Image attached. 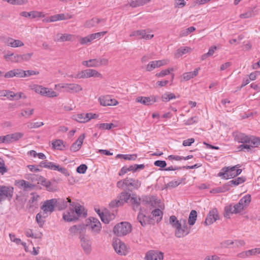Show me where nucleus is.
I'll list each match as a JSON object with an SVG mask.
<instances>
[{
	"mask_svg": "<svg viewBox=\"0 0 260 260\" xmlns=\"http://www.w3.org/2000/svg\"><path fill=\"white\" fill-rule=\"evenodd\" d=\"M67 201L62 199H56L55 207L59 210L64 209L70 203L69 211L64 213L63 218L65 221L71 222L77 220L79 217H86L87 213L83 206L78 203L72 202L70 198H67Z\"/></svg>",
	"mask_w": 260,
	"mask_h": 260,
	"instance_id": "obj_1",
	"label": "nucleus"
},
{
	"mask_svg": "<svg viewBox=\"0 0 260 260\" xmlns=\"http://www.w3.org/2000/svg\"><path fill=\"white\" fill-rule=\"evenodd\" d=\"M251 199V196L247 194L243 197L238 203L225 206L224 209V217L230 218V214L241 213L249 205Z\"/></svg>",
	"mask_w": 260,
	"mask_h": 260,
	"instance_id": "obj_2",
	"label": "nucleus"
},
{
	"mask_svg": "<svg viewBox=\"0 0 260 260\" xmlns=\"http://www.w3.org/2000/svg\"><path fill=\"white\" fill-rule=\"evenodd\" d=\"M169 223L175 229V235L177 238H183L190 232V228L188 227L186 219L179 221L175 216L172 215L170 217Z\"/></svg>",
	"mask_w": 260,
	"mask_h": 260,
	"instance_id": "obj_3",
	"label": "nucleus"
},
{
	"mask_svg": "<svg viewBox=\"0 0 260 260\" xmlns=\"http://www.w3.org/2000/svg\"><path fill=\"white\" fill-rule=\"evenodd\" d=\"M235 140L239 143L252 144L254 146L260 145V138L253 136L246 135L245 134L235 132L233 133Z\"/></svg>",
	"mask_w": 260,
	"mask_h": 260,
	"instance_id": "obj_4",
	"label": "nucleus"
},
{
	"mask_svg": "<svg viewBox=\"0 0 260 260\" xmlns=\"http://www.w3.org/2000/svg\"><path fill=\"white\" fill-rule=\"evenodd\" d=\"M141 184V182L139 180L127 177L118 181L117 187L119 188H124L125 190L132 191L133 190L138 189Z\"/></svg>",
	"mask_w": 260,
	"mask_h": 260,
	"instance_id": "obj_5",
	"label": "nucleus"
},
{
	"mask_svg": "<svg viewBox=\"0 0 260 260\" xmlns=\"http://www.w3.org/2000/svg\"><path fill=\"white\" fill-rule=\"evenodd\" d=\"M131 230L132 226L130 223L127 222H122L114 226L113 232L118 236H122L130 233Z\"/></svg>",
	"mask_w": 260,
	"mask_h": 260,
	"instance_id": "obj_6",
	"label": "nucleus"
},
{
	"mask_svg": "<svg viewBox=\"0 0 260 260\" xmlns=\"http://www.w3.org/2000/svg\"><path fill=\"white\" fill-rule=\"evenodd\" d=\"M55 87L62 88L64 91L70 93H78L82 90L81 85L75 83H59L56 84Z\"/></svg>",
	"mask_w": 260,
	"mask_h": 260,
	"instance_id": "obj_7",
	"label": "nucleus"
},
{
	"mask_svg": "<svg viewBox=\"0 0 260 260\" xmlns=\"http://www.w3.org/2000/svg\"><path fill=\"white\" fill-rule=\"evenodd\" d=\"M36 93L48 98H54L58 94L51 88L44 87L41 85H35L32 88Z\"/></svg>",
	"mask_w": 260,
	"mask_h": 260,
	"instance_id": "obj_8",
	"label": "nucleus"
},
{
	"mask_svg": "<svg viewBox=\"0 0 260 260\" xmlns=\"http://www.w3.org/2000/svg\"><path fill=\"white\" fill-rule=\"evenodd\" d=\"M13 187L0 185V203L6 199L10 201L13 195Z\"/></svg>",
	"mask_w": 260,
	"mask_h": 260,
	"instance_id": "obj_9",
	"label": "nucleus"
},
{
	"mask_svg": "<svg viewBox=\"0 0 260 260\" xmlns=\"http://www.w3.org/2000/svg\"><path fill=\"white\" fill-rule=\"evenodd\" d=\"M85 226L86 228L89 226L91 232L95 235L99 234L102 228L100 221L94 217H90L88 219V221Z\"/></svg>",
	"mask_w": 260,
	"mask_h": 260,
	"instance_id": "obj_10",
	"label": "nucleus"
},
{
	"mask_svg": "<svg viewBox=\"0 0 260 260\" xmlns=\"http://www.w3.org/2000/svg\"><path fill=\"white\" fill-rule=\"evenodd\" d=\"M237 166H235L232 167H224L222 168L221 171L218 174V176L222 177V178L225 179L235 177V168H237Z\"/></svg>",
	"mask_w": 260,
	"mask_h": 260,
	"instance_id": "obj_11",
	"label": "nucleus"
},
{
	"mask_svg": "<svg viewBox=\"0 0 260 260\" xmlns=\"http://www.w3.org/2000/svg\"><path fill=\"white\" fill-rule=\"evenodd\" d=\"M112 245L116 253L120 255L126 254V246L118 238L113 239Z\"/></svg>",
	"mask_w": 260,
	"mask_h": 260,
	"instance_id": "obj_12",
	"label": "nucleus"
},
{
	"mask_svg": "<svg viewBox=\"0 0 260 260\" xmlns=\"http://www.w3.org/2000/svg\"><path fill=\"white\" fill-rule=\"evenodd\" d=\"M55 199H52L51 200H47L44 202L43 205L41 207L43 210V212L46 215H48V213L51 214L54 210V207H55Z\"/></svg>",
	"mask_w": 260,
	"mask_h": 260,
	"instance_id": "obj_13",
	"label": "nucleus"
},
{
	"mask_svg": "<svg viewBox=\"0 0 260 260\" xmlns=\"http://www.w3.org/2000/svg\"><path fill=\"white\" fill-rule=\"evenodd\" d=\"M164 253L158 250H151L146 253L145 260H162Z\"/></svg>",
	"mask_w": 260,
	"mask_h": 260,
	"instance_id": "obj_14",
	"label": "nucleus"
},
{
	"mask_svg": "<svg viewBox=\"0 0 260 260\" xmlns=\"http://www.w3.org/2000/svg\"><path fill=\"white\" fill-rule=\"evenodd\" d=\"M219 219V217L217 209L213 208L210 210L208 214L205 221H204V224L206 225H211Z\"/></svg>",
	"mask_w": 260,
	"mask_h": 260,
	"instance_id": "obj_15",
	"label": "nucleus"
},
{
	"mask_svg": "<svg viewBox=\"0 0 260 260\" xmlns=\"http://www.w3.org/2000/svg\"><path fill=\"white\" fill-rule=\"evenodd\" d=\"M98 117V115L96 114L91 113H81L77 114L75 119L80 123H85L88 122L91 119H95Z\"/></svg>",
	"mask_w": 260,
	"mask_h": 260,
	"instance_id": "obj_16",
	"label": "nucleus"
},
{
	"mask_svg": "<svg viewBox=\"0 0 260 260\" xmlns=\"http://www.w3.org/2000/svg\"><path fill=\"white\" fill-rule=\"evenodd\" d=\"M81 245L84 251L86 253L90 252L91 250V242L88 236L85 234H81L79 236Z\"/></svg>",
	"mask_w": 260,
	"mask_h": 260,
	"instance_id": "obj_17",
	"label": "nucleus"
},
{
	"mask_svg": "<svg viewBox=\"0 0 260 260\" xmlns=\"http://www.w3.org/2000/svg\"><path fill=\"white\" fill-rule=\"evenodd\" d=\"M158 97L154 95H151L148 97L138 96L136 98V101L144 105L149 106L152 105L155 102L158 101Z\"/></svg>",
	"mask_w": 260,
	"mask_h": 260,
	"instance_id": "obj_18",
	"label": "nucleus"
},
{
	"mask_svg": "<svg viewBox=\"0 0 260 260\" xmlns=\"http://www.w3.org/2000/svg\"><path fill=\"white\" fill-rule=\"evenodd\" d=\"M99 101L101 105L103 106H116L118 102L115 99H112L110 95L100 96Z\"/></svg>",
	"mask_w": 260,
	"mask_h": 260,
	"instance_id": "obj_19",
	"label": "nucleus"
},
{
	"mask_svg": "<svg viewBox=\"0 0 260 260\" xmlns=\"http://www.w3.org/2000/svg\"><path fill=\"white\" fill-rule=\"evenodd\" d=\"M70 235L72 236H75L77 234H84L86 231V226L84 224H80L78 225H74L69 229Z\"/></svg>",
	"mask_w": 260,
	"mask_h": 260,
	"instance_id": "obj_20",
	"label": "nucleus"
},
{
	"mask_svg": "<svg viewBox=\"0 0 260 260\" xmlns=\"http://www.w3.org/2000/svg\"><path fill=\"white\" fill-rule=\"evenodd\" d=\"M168 61L167 60H159L150 61L147 66L146 70L150 72L156 68L160 67L164 65L167 64Z\"/></svg>",
	"mask_w": 260,
	"mask_h": 260,
	"instance_id": "obj_21",
	"label": "nucleus"
},
{
	"mask_svg": "<svg viewBox=\"0 0 260 260\" xmlns=\"http://www.w3.org/2000/svg\"><path fill=\"white\" fill-rule=\"evenodd\" d=\"M105 22V19L93 18L89 20H87L84 24V26L87 28H91L100 23H101V25L104 26Z\"/></svg>",
	"mask_w": 260,
	"mask_h": 260,
	"instance_id": "obj_22",
	"label": "nucleus"
},
{
	"mask_svg": "<svg viewBox=\"0 0 260 260\" xmlns=\"http://www.w3.org/2000/svg\"><path fill=\"white\" fill-rule=\"evenodd\" d=\"M130 37L140 36V38L145 40H150L153 38V35L147 34L146 30H138L133 31L129 35Z\"/></svg>",
	"mask_w": 260,
	"mask_h": 260,
	"instance_id": "obj_23",
	"label": "nucleus"
},
{
	"mask_svg": "<svg viewBox=\"0 0 260 260\" xmlns=\"http://www.w3.org/2000/svg\"><path fill=\"white\" fill-rule=\"evenodd\" d=\"M85 138V134H81L78 138V139L73 143L70 147V150L72 152H76L78 151L81 147Z\"/></svg>",
	"mask_w": 260,
	"mask_h": 260,
	"instance_id": "obj_24",
	"label": "nucleus"
},
{
	"mask_svg": "<svg viewBox=\"0 0 260 260\" xmlns=\"http://www.w3.org/2000/svg\"><path fill=\"white\" fill-rule=\"evenodd\" d=\"M130 202L132 204L133 209L136 211L138 210H141L140 204L141 202V199L140 198L135 197L134 195L131 197Z\"/></svg>",
	"mask_w": 260,
	"mask_h": 260,
	"instance_id": "obj_25",
	"label": "nucleus"
},
{
	"mask_svg": "<svg viewBox=\"0 0 260 260\" xmlns=\"http://www.w3.org/2000/svg\"><path fill=\"white\" fill-rule=\"evenodd\" d=\"M137 219L142 226H145L147 224L151 223L152 218L144 215L140 212L138 215Z\"/></svg>",
	"mask_w": 260,
	"mask_h": 260,
	"instance_id": "obj_26",
	"label": "nucleus"
},
{
	"mask_svg": "<svg viewBox=\"0 0 260 260\" xmlns=\"http://www.w3.org/2000/svg\"><path fill=\"white\" fill-rule=\"evenodd\" d=\"M6 44L8 46L12 47H21L24 45L23 43L19 40H15L11 38H8L6 41Z\"/></svg>",
	"mask_w": 260,
	"mask_h": 260,
	"instance_id": "obj_27",
	"label": "nucleus"
},
{
	"mask_svg": "<svg viewBox=\"0 0 260 260\" xmlns=\"http://www.w3.org/2000/svg\"><path fill=\"white\" fill-rule=\"evenodd\" d=\"M85 74L86 78H90L91 77L102 78V75L101 73L98 72L96 70L93 69H86L85 70Z\"/></svg>",
	"mask_w": 260,
	"mask_h": 260,
	"instance_id": "obj_28",
	"label": "nucleus"
},
{
	"mask_svg": "<svg viewBox=\"0 0 260 260\" xmlns=\"http://www.w3.org/2000/svg\"><path fill=\"white\" fill-rule=\"evenodd\" d=\"M246 180V179L244 177H238L237 178L231 180L229 181L228 183H225L228 187H230L231 186H237L239 184L243 183Z\"/></svg>",
	"mask_w": 260,
	"mask_h": 260,
	"instance_id": "obj_29",
	"label": "nucleus"
},
{
	"mask_svg": "<svg viewBox=\"0 0 260 260\" xmlns=\"http://www.w3.org/2000/svg\"><path fill=\"white\" fill-rule=\"evenodd\" d=\"M25 178L30 180L32 183L36 184L40 183L41 179H42V176L35 174H29L27 175Z\"/></svg>",
	"mask_w": 260,
	"mask_h": 260,
	"instance_id": "obj_30",
	"label": "nucleus"
},
{
	"mask_svg": "<svg viewBox=\"0 0 260 260\" xmlns=\"http://www.w3.org/2000/svg\"><path fill=\"white\" fill-rule=\"evenodd\" d=\"M131 194L125 191L121 192L117 197L122 205H123L124 203L127 202L129 199H131Z\"/></svg>",
	"mask_w": 260,
	"mask_h": 260,
	"instance_id": "obj_31",
	"label": "nucleus"
},
{
	"mask_svg": "<svg viewBox=\"0 0 260 260\" xmlns=\"http://www.w3.org/2000/svg\"><path fill=\"white\" fill-rule=\"evenodd\" d=\"M200 68L196 69L193 72H186L183 74L182 77L184 81H188L191 78L196 77L198 74V71Z\"/></svg>",
	"mask_w": 260,
	"mask_h": 260,
	"instance_id": "obj_32",
	"label": "nucleus"
},
{
	"mask_svg": "<svg viewBox=\"0 0 260 260\" xmlns=\"http://www.w3.org/2000/svg\"><path fill=\"white\" fill-rule=\"evenodd\" d=\"M48 216V215H46L43 212H40V213H38L36 217V220L37 223L39 224L40 227H43L45 220H44V218L47 217Z\"/></svg>",
	"mask_w": 260,
	"mask_h": 260,
	"instance_id": "obj_33",
	"label": "nucleus"
},
{
	"mask_svg": "<svg viewBox=\"0 0 260 260\" xmlns=\"http://www.w3.org/2000/svg\"><path fill=\"white\" fill-rule=\"evenodd\" d=\"M151 0H136L132 1L129 3V6L132 8H136L138 7L144 6L148 3Z\"/></svg>",
	"mask_w": 260,
	"mask_h": 260,
	"instance_id": "obj_34",
	"label": "nucleus"
},
{
	"mask_svg": "<svg viewBox=\"0 0 260 260\" xmlns=\"http://www.w3.org/2000/svg\"><path fill=\"white\" fill-rule=\"evenodd\" d=\"M52 147L55 149L63 150L65 147L63 141L62 140L58 139L53 141L52 142Z\"/></svg>",
	"mask_w": 260,
	"mask_h": 260,
	"instance_id": "obj_35",
	"label": "nucleus"
},
{
	"mask_svg": "<svg viewBox=\"0 0 260 260\" xmlns=\"http://www.w3.org/2000/svg\"><path fill=\"white\" fill-rule=\"evenodd\" d=\"M197 217V212L194 210H192L190 212L188 222V224L192 226L194 224Z\"/></svg>",
	"mask_w": 260,
	"mask_h": 260,
	"instance_id": "obj_36",
	"label": "nucleus"
},
{
	"mask_svg": "<svg viewBox=\"0 0 260 260\" xmlns=\"http://www.w3.org/2000/svg\"><path fill=\"white\" fill-rule=\"evenodd\" d=\"M190 50L191 49L188 47H181L177 50V52L175 54V56L176 57H179L182 56L183 55L190 52Z\"/></svg>",
	"mask_w": 260,
	"mask_h": 260,
	"instance_id": "obj_37",
	"label": "nucleus"
},
{
	"mask_svg": "<svg viewBox=\"0 0 260 260\" xmlns=\"http://www.w3.org/2000/svg\"><path fill=\"white\" fill-rule=\"evenodd\" d=\"M17 184L19 187L23 188L24 190L28 188H32L34 185L24 180H20L17 182Z\"/></svg>",
	"mask_w": 260,
	"mask_h": 260,
	"instance_id": "obj_38",
	"label": "nucleus"
},
{
	"mask_svg": "<svg viewBox=\"0 0 260 260\" xmlns=\"http://www.w3.org/2000/svg\"><path fill=\"white\" fill-rule=\"evenodd\" d=\"M183 179L172 180L166 185L165 188H174L178 186L182 182Z\"/></svg>",
	"mask_w": 260,
	"mask_h": 260,
	"instance_id": "obj_39",
	"label": "nucleus"
},
{
	"mask_svg": "<svg viewBox=\"0 0 260 260\" xmlns=\"http://www.w3.org/2000/svg\"><path fill=\"white\" fill-rule=\"evenodd\" d=\"M42 185L45 186L48 191H53V188L51 187V183L50 181L47 180L44 177H42L40 183Z\"/></svg>",
	"mask_w": 260,
	"mask_h": 260,
	"instance_id": "obj_40",
	"label": "nucleus"
},
{
	"mask_svg": "<svg viewBox=\"0 0 260 260\" xmlns=\"http://www.w3.org/2000/svg\"><path fill=\"white\" fill-rule=\"evenodd\" d=\"M176 96L174 93L166 92L162 95L161 96V100L164 102H168L170 101L171 100L175 99Z\"/></svg>",
	"mask_w": 260,
	"mask_h": 260,
	"instance_id": "obj_41",
	"label": "nucleus"
},
{
	"mask_svg": "<svg viewBox=\"0 0 260 260\" xmlns=\"http://www.w3.org/2000/svg\"><path fill=\"white\" fill-rule=\"evenodd\" d=\"M256 15L254 11V8L251 9L247 11L246 12L241 14L240 15V17L241 18H250L251 17L254 16Z\"/></svg>",
	"mask_w": 260,
	"mask_h": 260,
	"instance_id": "obj_42",
	"label": "nucleus"
},
{
	"mask_svg": "<svg viewBox=\"0 0 260 260\" xmlns=\"http://www.w3.org/2000/svg\"><path fill=\"white\" fill-rule=\"evenodd\" d=\"M113 126H114L112 123H103L100 124H97L95 125V127L102 129H110Z\"/></svg>",
	"mask_w": 260,
	"mask_h": 260,
	"instance_id": "obj_43",
	"label": "nucleus"
},
{
	"mask_svg": "<svg viewBox=\"0 0 260 260\" xmlns=\"http://www.w3.org/2000/svg\"><path fill=\"white\" fill-rule=\"evenodd\" d=\"M58 37L60 36L59 38H58L57 41L60 42H64L68 41H71L72 39V36L70 34H64L59 35L58 34L57 35Z\"/></svg>",
	"mask_w": 260,
	"mask_h": 260,
	"instance_id": "obj_44",
	"label": "nucleus"
},
{
	"mask_svg": "<svg viewBox=\"0 0 260 260\" xmlns=\"http://www.w3.org/2000/svg\"><path fill=\"white\" fill-rule=\"evenodd\" d=\"M153 217H157L156 221H159L161 220L162 216V211L159 209H155L152 212Z\"/></svg>",
	"mask_w": 260,
	"mask_h": 260,
	"instance_id": "obj_45",
	"label": "nucleus"
},
{
	"mask_svg": "<svg viewBox=\"0 0 260 260\" xmlns=\"http://www.w3.org/2000/svg\"><path fill=\"white\" fill-rule=\"evenodd\" d=\"M230 189L229 187H228L226 184H224L222 187H219L213 189L211 192L213 193H221L226 191H228Z\"/></svg>",
	"mask_w": 260,
	"mask_h": 260,
	"instance_id": "obj_46",
	"label": "nucleus"
},
{
	"mask_svg": "<svg viewBox=\"0 0 260 260\" xmlns=\"http://www.w3.org/2000/svg\"><path fill=\"white\" fill-rule=\"evenodd\" d=\"M173 68H170L168 69L162 70L160 72L156 74V76L157 77H162L167 75H169L171 72L173 71Z\"/></svg>",
	"mask_w": 260,
	"mask_h": 260,
	"instance_id": "obj_47",
	"label": "nucleus"
},
{
	"mask_svg": "<svg viewBox=\"0 0 260 260\" xmlns=\"http://www.w3.org/2000/svg\"><path fill=\"white\" fill-rule=\"evenodd\" d=\"M92 41H93V40L91 38V35H90L86 37L81 38L79 40V43L81 45H84V44H86L88 43H90Z\"/></svg>",
	"mask_w": 260,
	"mask_h": 260,
	"instance_id": "obj_48",
	"label": "nucleus"
},
{
	"mask_svg": "<svg viewBox=\"0 0 260 260\" xmlns=\"http://www.w3.org/2000/svg\"><path fill=\"white\" fill-rule=\"evenodd\" d=\"M254 147H256L254 146L253 144L248 143H244L243 144L240 145L239 146V148L241 150L246 149L248 152L251 151L252 150V149Z\"/></svg>",
	"mask_w": 260,
	"mask_h": 260,
	"instance_id": "obj_49",
	"label": "nucleus"
},
{
	"mask_svg": "<svg viewBox=\"0 0 260 260\" xmlns=\"http://www.w3.org/2000/svg\"><path fill=\"white\" fill-rule=\"evenodd\" d=\"M39 74V72L38 71H34V70H23V78L29 77L32 75H37Z\"/></svg>",
	"mask_w": 260,
	"mask_h": 260,
	"instance_id": "obj_50",
	"label": "nucleus"
},
{
	"mask_svg": "<svg viewBox=\"0 0 260 260\" xmlns=\"http://www.w3.org/2000/svg\"><path fill=\"white\" fill-rule=\"evenodd\" d=\"M0 139H2V143H10L13 142L11 134L0 137Z\"/></svg>",
	"mask_w": 260,
	"mask_h": 260,
	"instance_id": "obj_51",
	"label": "nucleus"
},
{
	"mask_svg": "<svg viewBox=\"0 0 260 260\" xmlns=\"http://www.w3.org/2000/svg\"><path fill=\"white\" fill-rule=\"evenodd\" d=\"M14 77L19 78H23V70L20 69H14L13 70Z\"/></svg>",
	"mask_w": 260,
	"mask_h": 260,
	"instance_id": "obj_52",
	"label": "nucleus"
},
{
	"mask_svg": "<svg viewBox=\"0 0 260 260\" xmlns=\"http://www.w3.org/2000/svg\"><path fill=\"white\" fill-rule=\"evenodd\" d=\"M69 77L70 78H74L76 79L86 78L85 70L82 71L76 75H69Z\"/></svg>",
	"mask_w": 260,
	"mask_h": 260,
	"instance_id": "obj_53",
	"label": "nucleus"
},
{
	"mask_svg": "<svg viewBox=\"0 0 260 260\" xmlns=\"http://www.w3.org/2000/svg\"><path fill=\"white\" fill-rule=\"evenodd\" d=\"M141 201L145 204H152V202L154 201L155 198L154 197L143 196L142 197Z\"/></svg>",
	"mask_w": 260,
	"mask_h": 260,
	"instance_id": "obj_54",
	"label": "nucleus"
},
{
	"mask_svg": "<svg viewBox=\"0 0 260 260\" xmlns=\"http://www.w3.org/2000/svg\"><path fill=\"white\" fill-rule=\"evenodd\" d=\"M87 169V166L85 164L80 165L77 167L76 171L78 173L84 174Z\"/></svg>",
	"mask_w": 260,
	"mask_h": 260,
	"instance_id": "obj_55",
	"label": "nucleus"
},
{
	"mask_svg": "<svg viewBox=\"0 0 260 260\" xmlns=\"http://www.w3.org/2000/svg\"><path fill=\"white\" fill-rule=\"evenodd\" d=\"M9 236H10V239L12 241L15 242L17 244H21L24 246L25 245V244H26L25 243L22 242L20 239L16 238L14 235L10 234Z\"/></svg>",
	"mask_w": 260,
	"mask_h": 260,
	"instance_id": "obj_56",
	"label": "nucleus"
},
{
	"mask_svg": "<svg viewBox=\"0 0 260 260\" xmlns=\"http://www.w3.org/2000/svg\"><path fill=\"white\" fill-rule=\"evenodd\" d=\"M234 244V241L231 240H225L222 242L220 243V246L221 248H228L230 246H233Z\"/></svg>",
	"mask_w": 260,
	"mask_h": 260,
	"instance_id": "obj_57",
	"label": "nucleus"
},
{
	"mask_svg": "<svg viewBox=\"0 0 260 260\" xmlns=\"http://www.w3.org/2000/svg\"><path fill=\"white\" fill-rule=\"evenodd\" d=\"M121 206H122V205L120 203V202L119 201V200L118 199V198L113 201H112L109 204V206L111 208H115V207H119Z\"/></svg>",
	"mask_w": 260,
	"mask_h": 260,
	"instance_id": "obj_58",
	"label": "nucleus"
},
{
	"mask_svg": "<svg viewBox=\"0 0 260 260\" xmlns=\"http://www.w3.org/2000/svg\"><path fill=\"white\" fill-rule=\"evenodd\" d=\"M107 33V31H101V32H99L91 34V36L92 40H93L95 39H100L101 37V36H104Z\"/></svg>",
	"mask_w": 260,
	"mask_h": 260,
	"instance_id": "obj_59",
	"label": "nucleus"
},
{
	"mask_svg": "<svg viewBox=\"0 0 260 260\" xmlns=\"http://www.w3.org/2000/svg\"><path fill=\"white\" fill-rule=\"evenodd\" d=\"M58 169H57L56 171H59L62 174H63L65 176L68 177L70 176V173L68 171L67 169L65 168L61 167L60 165H58Z\"/></svg>",
	"mask_w": 260,
	"mask_h": 260,
	"instance_id": "obj_60",
	"label": "nucleus"
},
{
	"mask_svg": "<svg viewBox=\"0 0 260 260\" xmlns=\"http://www.w3.org/2000/svg\"><path fill=\"white\" fill-rule=\"evenodd\" d=\"M13 141H17L20 139L23 136V134L22 133H15L11 134Z\"/></svg>",
	"mask_w": 260,
	"mask_h": 260,
	"instance_id": "obj_61",
	"label": "nucleus"
},
{
	"mask_svg": "<svg viewBox=\"0 0 260 260\" xmlns=\"http://www.w3.org/2000/svg\"><path fill=\"white\" fill-rule=\"evenodd\" d=\"M154 165L155 166L159 167L160 168H164L166 167L167 163L165 160H157L154 161Z\"/></svg>",
	"mask_w": 260,
	"mask_h": 260,
	"instance_id": "obj_62",
	"label": "nucleus"
},
{
	"mask_svg": "<svg viewBox=\"0 0 260 260\" xmlns=\"http://www.w3.org/2000/svg\"><path fill=\"white\" fill-rule=\"evenodd\" d=\"M198 120V118L197 116L192 117L188 119V120H187L185 122V125H191V124H192L193 123L197 122Z\"/></svg>",
	"mask_w": 260,
	"mask_h": 260,
	"instance_id": "obj_63",
	"label": "nucleus"
},
{
	"mask_svg": "<svg viewBox=\"0 0 260 260\" xmlns=\"http://www.w3.org/2000/svg\"><path fill=\"white\" fill-rule=\"evenodd\" d=\"M33 55V53H28L21 55V60L22 61H28Z\"/></svg>",
	"mask_w": 260,
	"mask_h": 260,
	"instance_id": "obj_64",
	"label": "nucleus"
}]
</instances>
